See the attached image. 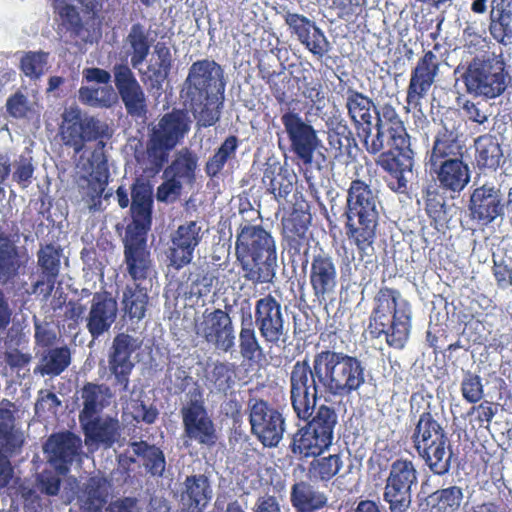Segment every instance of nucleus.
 Returning <instances> with one entry per match:
<instances>
[{"label":"nucleus","mask_w":512,"mask_h":512,"mask_svg":"<svg viewBox=\"0 0 512 512\" xmlns=\"http://www.w3.org/2000/svg\"><path fill=\"white\" fill-rule=\"evenodd\" d=\"M225 87L224 72L217 62L203 59L192 63L180 94L188 109L173 108L151 128L144 153L147 171L156 175L168 163L170 152L190 131L189 111L200 128L214 126L220 120Z\"/></svg>","instance_id":"nucleus-1"},{"label":"nucleus","mask_w":512,"mask_h":512,"mask_svg":"<svg viewBox=\"0 0 512 512\" xmlns=\"http://www.w3.org/2000/svg\"><path fill=\"white\" fill-rule=\"evenodd\" d=\"M365 364L355 355L324 349L312 361L298 360L290 372V400L302 418L311 415L317 401L325 396H348L365 383Z\"/></svg>","instance_id":"nucleus-2"},{"label":"nucleus","mask_w":512,"mask_h":512,"mask_svg":"<svg viewBox=\"0 0 512 512\" xmlns=\"http://www.w3.org/2000/svg\"><path fill=\"white\" fill-rule=\"evenodd\" d=\"M381 201L379 190L363 179H353L346 191L345 234L351 246L356 248L359 259L374 254L377 238Z\"/></svg>","instance_id":"nucleus-3"},{"label":"nucleus","mask_w":512,"mask_h":512,"mask_svg":"<svg viewBox=\"0 0 512 512\" xmlns=\"http://www.w3.org/2000/svg\"><path fill=\"white\" fill-rule=\"evenodd\" d=\"M236 262L242 278L254 285L272 284L277 272V245L260 224L241 225L235 240Z\"/></svg>","instance_id":"nucleus-4"},{"label":"nucleus","mask_w":512,"mask_h":512,"mask_svg":"<svg viewBox=\"0 0 512 512\" xmlns=\"http://www.w3.org/2000/svg\"><path fill=\"white\" fill-rule=\"evenodd\" d=\"M367 330L372 339L384 338L388 347L405 348L412 330V306L400 290L381 286L373 297Z\"/></svg>","instance_id":"nucleus-5"},{"label":"nucleus","mask_w":512,"mask_h":512,"mask_svg":"<svg viewBox=\"0 0 512 512\" xmlns=\"http://www.w3.org/2000/svg\"><path fill=\"white\" fill-rule=\"evenodd\" d=\"M465 154L466 145L461 133L446 126L438 130L428 154V164L437 187L452 198L459 196L471 179Z\"/></svg>","instance_id":"nucleus-6"},{"label":"nucleus","mask_w":512,"mask_h":512,"mask_svg":"<svg viewBox=\"0 0 512 512\" xmlns=\"http://www.w3.org/2000/svg\"><path fill=\"white\" fill-rule=\"evenodd\" d=\"M113 131L110 126L96 116L82 114L79 109L64 112L59 127V137L64 146L72 148L75 155L80 154L87 143L95 142L88 159L89 168L96 165L98 173L103 168L107 172V157L104 149Z\"/></svg>","instance_id":"nucleus-7"},{"label":"nucleus","mask_w":512,"mask_h":512,"mask_svg":"<svg viewBox=\"0 0 512 512\" xmlns=\"http://www.w3.org/2000/svg\"><path fill=\"white\" fill-rule=\"evenodd\" d=\"M461 80L468 95L488 101L502 96L512 77L502 54L493 52L473 57Z\"/></svg>","instance_id":"nucleus-8"},{"label":"nucleus","mask_w":512,"mask_h":512,"mask_svg":"<svg viewBox=\"0 0 512 512\" xmlns=\"http://www.w3.org/2000/svg\"><path fill=\"white\" fill-rule=\"evenodd\" d=\"M410 440L418 456L434 475L443 476L450 471L452 451L448 435L431 411L419 415Z\"/></svg>","instance_id":"nucleus-9"},{"label":"nucleus","mask_w":512,"mask_h":512,"mask_svg":"<svg viewBox=\"0 0 512 512\" xmlns=\"http://www.w3.org/2000/svg\"><path fill=\"white\" fill-rule=\"evenodd\" d=\"M305 425L300 427L292 437L289 448L300 458L318 457L332 446L334 429L338 423V415L334 407L321 404L312 410L307 418L300 417Z\"/></svg>","instance_id":"nucleus-10"},{"label":"nucleus","mask_w":512,"mask_h":512,"mask_svg":"<svg viewBox=\"0 0 512 512\" xmlns=\"http://www.w3.org/2000/svg\"><path fill=\"white\" fill-rule=\"evenodd\" d=\"M312 223L311 207L302 195L281 218V246L289 257L292 265L302 260L303 268L308 265V253L312 235L310 226Z\"/></svg>","instance_id":"nucleus-11"},{"label":"nucleus","mask_w":512,"mask_h":512,"mask_svg":"<svg viewBox=\"0 0 512 512\" xmlns=\"http://www.w3.org/2000/svg\"><path fill=\"white\" fill-rule=\"evenodd\" d=\"M363 148L370 155H380L384 152L385 141L392 148L403 146L408 131L404 121L391 103L379 105L375 123L356 130Z\"/></svg>","instance_id":"nucleus-12"},{"label":"nucleus","mask_w":512,"mask_h":512,"mask_svg":"<svg viewBox=\"0 0 512 512\" xmlns=\"http://www.w3.org/2000/svg\"><path fill=\"white\" fill-rule=\"evenodd\" d=\"M251 433L265 447H276L286 430L284 407L261 397H250L247 404Z\"/></svg>","instance_id":"nucleus-13"},{"label":"nucleus","mask_w":512,"mask_h":512,"mask_svg":"<svg viewBox=\"0 0 512 512\" xmlns=\"http://www.w3.org/2000/svg\"><path fill=\"white\" fill-rule=\"evenodd\" d=\"M418 483V471L412 459L400 457L389 468L383 500L390 512H407L412 504V487Z\"/></svg>","instance_id":"nucleus-14"},{"label":"nucleus","mask_w":512,"mask_h":512,"mask_svg":"<svg viewBox=\"0 0 512 512\" xmlns=\"http://www.w3.org/2000/svg\"><path fill=\"white\" fill-rule=\"evenodd\" d=\"M253 323L263 342L278 347L287 340L288 328L282 304L268 293L255 301Z\"/></svg>","instance_id":"nucleus-15"},{"label":"nucleus","mask_w":512,"mask_h":512,"mask_svg":"<svg viewBox=\"0 0 512 512\" xmlns=\"http://www.w3.org/2000/svg\"><path fill=\"white\" fill-rule=\"evenodd\" d=\"M194 329L199 338L218 351L229 353L235 348V328L227 307L224 310L206 309L201 320L195 323Z\"/></svg>","instance_id":"nucleus-16"},{"label":"nucleus","mask_w":512,"mask_h":512,"mask_svg":"<svg viewBox=\"0 0 512 512\" xmlns=\"http://www.w3.org/2000/svg\"><path fill=\"white\" fill-rule=\"evenodd\" d=\"M403 146H393L380 153L376 164L389 176L388 187L396 193H405L408 188V175L412 174L414 152L411 149L410 135H405Z\"/></svg>","instance_id":"nucleus-17"},{"label":"nucleus","mask_w":512,"mask_h":512,"mask_svg":"<svg viewBox=\"0 0 512 512\" xmlns=\"http://www.w3.org/2000/svg\"><path fill=\"white\" fill-rule=\"evenodd\" d=\"M281 122L290 142V152L304 165H311L320 143L315 128L292 110L281 115Z\"/></svg>","instance_id":"nucleus-18"},{"label":"nucleus","mask_w":512,"mask_h":512,"mask_svg":"<svg viewBox=\"0 0 512 512\" xmlns=\"http://www.w3.org/2000/svg\"><path fill=\"white\" fill-rule=\"evenodd\" d=\"M308 280L312 294L319 302L331 299L337 291L339 277L337 259L330 253L320 250L308 260Z\"/></svg>","instance_id":"nucleus-19"},{"label":"nucleus","mask_w":512,"mask_h":512,"mask_svg":"<svg viewBox=\"0 0 512 512\" xmlns=\"http://www.w3.org/2000/svg\"><path fill=\"white\" fill-rule=\"evenodd\" d=\"M114 83L128 116L135 121L147 119L148 104L143 88L127 64L113 67Z\"/></svg>","instance_id":"nucleus-20"},{"label":"nucleus","mask_w":512,"mask_h":512,"mask_svg":"<svg viewBox=\"0 0 512 512\" xmlns=\"http://www.w3.org/2000/svg\"><path fill=\"white\" fill-rule=\"evenodd\" d=\"M185 436L199 445L212 448L218 441L215 424L203 400H190L181 408Z\"/></svg>","instance_id":"nucleus-21"},{"label":"nucleus","mask_w":512,"mask_h":512,"mask_svg":"<svg viewBox=\"0 0 512 512\" xmlns=\"http://www.w3.org/2000/svg\"><path fill=\"white\" fill-rule=\"evenodd\" d=\"M132 221L126 233L147 234L151 229L154 207V190L149 180L136 177L130 187Z\"/></svg>","instance_id":"nucleus-22"},{"label":"nucleus","mask_w":512,"mask_h":512,"mask_svg":"<svg viewBox=\"0 0 512 512\" xmlns=\"http://www.w3.org/2000/svg\"><path fill=\"white\" fill-rule=\"evenodd\" d=\"M440 63L437 55L425 51L416 66L411 70L410 80L406 92V103L413 109H419L421 102L428 95L439 73Z\"/></svg>","instance_id":"nucleus-23"},{"label":"nucleus","mask_w":512,"mask_h":512,"mask_svg":"<svg viewBox=\"0 0 512 512\" xmlns=\"http://www.w3.org/2000/svg\"><path fill=\"white\" fill-rule=\"evenodd\" d=\"M139 348L137 340L126 333L117 334L112 342L108 355L109 370L115 377V385L121 392L129 387V378L135 366L132 354Z\"/></svg>","instance_id":"nucleus-24"},{"label":"nucleus","mask_w":512,"mask_h":512,"mask_svg":"<svg viewBox=\"0 0 512 512\" xmlns=\"http://www.w3.org/2000/svg\"><path fill=\"white\" fill-rule=\"evenodd\" d=\"M201 239L202 227L197 221H186L179 225L171 235V244L167 254L170 266L180 270L188 265L192 261L194 251Z\"/></svg>","instance_id":"nucleus-25"},{"label":"nucleus","mask_w":512,"mask_h":512,"mask_svg":"<svg viewBox=\"0 0 512 512\" xmlns=\"http://www.w3.org/2000/svg\"><path fill=\"white\" fill-rule=\"evenodd\" d=\"M147 234L126 233L124 239V263L126 271L136 285L150 277L153 264L147 249Z\"/></svg>","instance_id":"nucleus-26"},{"label":"nucleus","mask_w":512,"mask_h":512,"mask_svg":"<svg viewBox=\"0 0 512 512\" xmlns=\"http://www.w3.org/2000/svg\"><path fill=\"white\" fill-rule=\"evenodd\" d=\"M504 206L501 190L493 184L485 183L472 191L468 209L473 220L488 225L503 215Z\"/></svg>","instance_id":"nucleus-27"},{"label":"nucleus","mask_w":512,"mask_h":512,"mask_svg":"<svg viewBox=\"0 0 512 512\" xmlns=\"http://www.w3.org/2000/svg\"><path fill=\"white\" fill-rule=\"evenodd\" d=\"M327 152L333 162L348 164L355 159L353 149L357 142L347 121L340 115L332 116L326 121Z\"/></svg>","instance_id":"nucleus-28"},{"label":"nucleus","mask_w":512,"mask_h":512,"mask_svg":"<svg viewBox=\"0 0 512 512\" xmlns=\"http://www.w3.org/2000/svg\"><path fill=\"white\" fill-rule=\"evenodd\" d=\"M63 250L52 243L42 246L37 252L39 277L33 284V292L49 296L55 288L60 273Z\"/></svg>","instance_id":"nucleus-29"},{"label":"nucleus","mask_w":512,"mask_h":512,"mask_svg":"<svg viewBox=\"0 0 512 512\" xmlns=\"http://www.w3.org/2000/svg\"><path fill=\"white\" fill-rule=\"evenodd\" d=\"M118 305L115 298L107 292H95L86 317V328L92 338L96 339L107 332L115 322Z\"/></svg>","instance_id":"nucleus-30"},{"label":"nucleus","mask_w":512,"mask_h":512,"mask_svg":"<svg viewBox=\"0 0 512 512\" xmlns=\"http://www.w3.org/2000/svg\"><path fill=\"white\" fill-rule=\"evenodd\" d=\"M111 486V481L100 473L78 484L75 498L80 511L102 512L108 503Z\"/></svg>","instance_id":"nucleus-31"},{"label":"nucleus","mask_w":512,"mask_h":512,"mask_svg":"<svg viewBox=\"0 0 512 512\" xmlns=\"http://www.w3.org/2000/svg\"><path fill=\"white\" fill-rule=\"evenodd\" d=\"M49 453V461L61 473L69 471L70 466L82 447L79 436L71 431L55 433L49 437L45 445Z\"/></svg>","instance_id":"nucleus-32"},{"label":"nucleus","mask_w":512,"mask_h":512,"mask_svg":"<svg viewBox=\"0 0 512 512\" xmlns=\"http://www.w3.org/2000/svg\"><path fill=\"white\" fill-rule=\"evenodd\" d=\"M253 316L248 307L240 309V330L238 334L239 353L243 360L250 364L260 362L264 357V349L257 337Z\"/></svg>","instance_id":"nucleus-33"},{"label":"nucleus","mask_w":512,"mask_h":512,"mask_svg":"<svg viewBox=\"0 0 512 512\" xmlns=\"http://www.w3.org/2000/svg\"><path fill=\"white\" fill-rule=\"evenodd\" d=\"M86 440L105 447H112L120 436V424L118 419L111 416L101 417L95 415L91 418H83L79 421Z\"/></svg>","instance_id":"nucleus-34"},{"label":"nucleus","mask_w":512,"mask_h":512,"mask_svg":"<svg viewBox=\"0 0 512 512\" xmlns=\"http://www.w3.org/2000/svg\"><path fill=\"white\" fill-rule=\"evenodd\" d=\"M345 108L355 130L373 123L379 109L373 99L366 94L348 87L345 92Z\"/></svg>","instance_id":"nucleus-35"},{"label":"nucleus","mask_w":512,"mask_h":512,"mask_svg":"<svg viewBox=\"0 0 512 512\" xmlns=\"http://www.w3.org/2000/svg\"><path fill=\"white\" fill-rule=\"evenodd\" d=\"M212 498L209 479L204 474L187 476L181 502L188 512H203Z\"/></svg>","instance_id":"nucleus-36"},{"label":"nucleus","mask_w":512,"mask_h":512,"mask_svg":"<svg viewBox=\"0 0 512 512\" xmlns=\"http://www.w3.org/2000/svg\"><path fill=\"white\" fill-rule=\"evenodd\" d=\"M290 502L295 512H317L328 506V497L301 480L291 486Z\"/></svg>","instance_id":"nucleus-37"},{"label":"nucleus","mask_w":512,"mask_h":512,"mask_svg":"<svg viewBox=\"0 0 512 512\" xmlns=\"http://www.w3.org/2000/svg\"><path fill=\"white\" fill-rule=\"evenodd\" d=\"M154 53L157 60L147 66L142 81L149 90L160 91L170 74L173 60L171 50L165 43H157Z\"/></svg>","instance_id":"nucleus-38"},{"label":"nucleus","mask_w":512,"mask_h":512,"mask_svg":"<svg viewBox=\"0 0 512 512\" xmlns=\"http://www.w3.org/2000/svg\"><path fill=\"white\" fill-rule=\"evenodd\" d=\"M112 396L111 389L106 384L85 383L81 388L83 408L79 413V421L98 415L110 404Z\"/></svg>","instance_id":"nucleus-39"},{"label":"nucleus","mask_w":512,"mask_h":512,"mask_svg":"<svg viewBox=\"0 0 512 512\" xmlns=\"http://www.w3.org/2000/svg\"><path fill=\"white\" fill-rule=\"evenodd\" d=\"M23 440L12 427L6 423H0V488L6 487L13 476V468L9 457L19 448Z\"/></svg>","instance_id":"nucleus-40"},{"label":"nucleus","mask_w":512,"mask_h":512,"mask_svg":"<svg viewBox=\"0 0 512 512\" xmlns=\"http://www.w3.org/2000/svg\"><path fill=\"white\" fill-rule=\"evenodd\" d=\"M129 447L140 458L145 471L153 477H162L166 469V457L163 450L145 440L131 441Z\"/></svg>","instance_id":"nucleus-41"},{"label":"nucleus","mask_w":512,"mask_h":512,"mask_svg":"<svg viewBox=\"0 0 512 512\" xmlns=\"http://www.w3.org/2000/svg\"><path fill=\"white\" fill-rule=\"evenodd\" d=\"M475 161L480 170L495 171L503 157L501 145L496 136L484 134L475 139Z\"/></svg>","instance_id":"nucleus-42"},{"label":"nucleus","mask_w":512,"mask_h":512,"mask_svg":"<svg viewBox=\"0 0 512 512\" xmlns=\"http://www.w3.org/2000/svg\"><path fill=\"white\" fill-rule=\"evenodd\" d=\"M507 0H493L489 31L499 43L507 44L512 38V12Z\"/></svg>","instance_id":"nucleus-43"},{"label":"nucleus","mask_w":512,"mask_h":512,"mask_svg":"<svg viewBox=\"0 0 512 512\" xmlns=\"http://www.w3.org/2000/svg\"><path fill=\"white\" fill-rule=\"evenodd\" d=\"M199 158L193 150L184 147L177 151L174 159L164 170V176H172L179 181L192 184L196 180Z\"/></svg>","instance_id":"nucleus-44"},{"label":"nucleus","mask_w":512,"mask_h":512,"mask_svg":"<svg viewBox=\"0 0 512 512\" xmlns=\"http://www.w3.org/2000/svg\"><path fill=\"white\" fill-rule=\"evenodd\" d=\"M71 353L67 346L49 348L43 351L34 374L58 376L70 365Z\"/></svg>","instance_id":"nucleus-45"},{"label":"nucleus","mask_w":512,"mask_h":512,"mask_svg":"<svg viewBox=\"0 0 512 512\" xmlns=\"http://www.w3.org/2000/svg\"><path fill=\"white\" fill-rule=\"evenodd\" d=\"M344 461L341 453L313 457L308 466L309 478L314 481L327 483L343 468Z\"/></svg>","instance_id":"nucleus-46"},{"label":"nucleus","mask_w":512,"mask_h":512,"mask_svg":"<svg viewBox=\"0 0 512 512\" xmlns=\"http://www.w3.org/2000/svg\"><path fill=\"white\" fill-rule=\"evenodd\" d=\"M239 146V139L235 135H229L215 150L205 163L204 171L209 178L217 177L227 162L233 158Z\"/></svg>","instance_id":"nucleus-47"},{"label":"nucleus","mask_w":512,"mask_h":512,"mask_svg":"<svg viewBox=\"0 0 512 512\" xmlns=\"http://www.w3.org/2000/svg\"><path fill=\"white\" fill-rule=\"evenodd\" d=\"M235 363L216 360L206 368V380L219 392H227L234 385Z\"/></svg>","instance_id":"nucleus-48"},{"label":"nucleus","mask_w":512,"mask_h":512,"mask_svg":"<svg viewBox=\"0 0 512 512\" xmlns=\"http://www.w3.org/2000/svg\"><path fill=\"white\" fill-rule=\"evenodd\" d=\"M148 294L145 289L135 285L134 288L126 287L123 292V311L124 315L130 320H141L145 317L148 305Z\"/></svg>","instance_id":"nucleus-49"},{"label":"nucleus","mask_w":512,"mask_h":512,"mask_svg":"<svg viewBox=\"0 0 512 512\" xmlns=\"http://www.w3.org/2000/svg\"><path fill=\"white\" fill-rule=\"evenodd\" d=\"M126 40L132 50L131 65L137 68L146 60L150 52L148 33L142 24L135 23L131 26Z\"/></svg>","instance_id":"nucleus-50"},{"label":"nucleus","mask_w":512,"mask_h":512,"mask_svg":"<svg viewBox=\"0 0 512 512\" xmlns=\"http://www.w3.org/2000/svg\"><path fill=\"white\" fill-rule=\"evenodd\" d=\"M52 8L67 31H70L75 36H79L84 31V23L75 5L68 3L66 0H52Z\"/></svg>","instance_id":"nucleus-51"},{"label":"nucleus","mask_w":512,"mask_h":512,"mask_svg":"<svg viewBox=\"0 0 512 512\" xmlns=\"http://www.w3.org/2000/svg\"><path fill=\"white\" fill-rule=\"evenodd\" d=\"M262 182L267 191L273 194L278 202L282 199H286L293 190L292 176L281 170L275 173V170L272 168L265 169Z\"/></svg>","instance_id":"nucleus-52"},{"label":"nucleus","mask_w":512,"mask_h":512,"mask_svg":"<svg viewBox=\"0 0 512 512\" xmlns=\"http://www.w3.org/2000/svg\"><path fill=\"white\" fill-rule=\"evenodd\" d=\"M429 498L438 512H455L463 500V491L459 486H450L433 492Z\"/></svg>","instance_id":"nucleus-53"},{"label":"nucleus","mask_w":512,"mask_h":512,"mask_svg":"<svg viewBox=\"0 0 512 512\" xmlns=\"http://www.w3.org/2000/svg\"><path fill=\"white\" fill-rule=\"evenodd\" d=\"M425 211L435 227L442 226L446 222L447 211L444 196L438 187H429L424 196Z\"/></svg>","instance_id":"nucleus-54"},{"label":"nucleus","mask_w":512,"mask_h":512,"mask_svg":"<svg viewBox=\"0 0 512 512\" xmlns=\"http://www.w3.org/2000/svg\"><path fill=\"white\" fill-rule=\"evenodd\" d=\"M78 99L87 106L109 108L113 104L114 95L111 88L83 86L78 91Z\"/></svg>","instance_id":"nucleus-55"},{"label":"nucleus","mask_w":512,"mask_h":512,"mask_svg":"<svg viewBox=\"0 0 512 512\" xmlns=\"http://www.w3.org/2000/svg\"><path fill=\"white\" fill-rule=\"evenodd\" d=\"M314 57L321 60L331 50V44L317 24L299 41Z\"/></svg>","instance_id":"nucleus-56"},{"label":"nucleus","mask_w":512,"mask_h":512,"mask_svg":"<svg viewBox=\"0 0 512 512\" xmlns=\"http://www.w3.org/2000/svg\"><path fill=\"white\" fill-rule=\"evenodd\" d=\"M48 56L49 54L43 51L26 52L20 60L21 71L31 79L40 78L48 63Z\"/></svg>","instance_id":"nucleus-57"},{"label":"nucleus","mask_w":512,"mask_h":512,"mask_svg":"<svg viewBox=\"0 0 512 512\" xmlns=\"http://www.w3.org/2000/svg\"><path fill=\"white\" fill-rule=\"evenodd\" d=\"M17 250L8 236L0 233V279L9 278L16 270Z\"/></svg>","instance_id":"nucleus-58"},{"label":"nucleus","mask_w":512,"mask_h":512,"mask_svg":"<svg viewBox=\"0 0 512 512\" xmlns=\"http://www.w3.org/2000/svg\"><path fill=\"white\" fill-rule=\"evenodd\" d=\"M461 394L463 399L470 404L480 402L484 397L482 378L470 370L464 371L461 381Z\"/></svg>","instance_id":"nucleus-59"},{"label":"nucleus","mask_w":512,"mask_h":512,"mask_svg":"<svg viewBox=\"0 0 512 512\" xmlns=\"http://www.w3.org/2000/svg\"><path fill=\"white\" fill-rule=\"evenodd\" d=\"M493 275L500 289L512 287V259L493 254Z\"/></svg>","instance_id":"nucleus-60"},{"label":"nucleus","mask_w":512,"mask_h":512,"mask_svg":"<svg viewBox=\"0 0 512 512\" xmlns=\"http://www.w3.org/2000/svg\"><path fill=\"white\" fill-rule=\"evenodd\" d=\"M283 19L285 24L288 26L291 35L296 36L298 41H300L304 35H306V33L316 25L315 21L309 19L305 15L290 11H287L283 15Z\"/></svg>","instance_id":"nucleus-61"},{"label":"nucleus","mask_w":512,"mask_h":512,"mask_svg":"<svg viewBox=\"0 0 512 512\" xmlns=\"http://www.w3.org/2000/svg\"><path fill=\"white\" fill-rule=\"evenodd\" d=\"M34 170L35 167L33 165L32 158L20 155L14 162L12 179L18 183L21 188L25 189L32 183Z\"/></svg>","instance_id":"nucleus-62"},{"label":"nucleus","mask_w":512,"mask_h":512,"mask_svg":"<svg viewBox=\"0 0 512 512\" xmlns=\"http://www.w3.org/2000/svg\"><path fill=\"white\" fill-rule=\"evenodd\" d=\"M366 0H332V6L337 10L339 18L350 21L362 14Z\"/></svg>","instance_id":"nucleus-63"},{"label":"nucleus","mask_w":512,"mask_h":512,"mask_svg":"<svg viewBox=\"0 0 512 512\" xmlns=\"http://www.w3.org/2000/svg\"><path fill=\"white\" fill-rule=\"evenodd\" d=\"M166 180L163 181L156 191V199L159 202L167 203L176 200L182 192V182L172 176H165Z\"/></svg>","instance_id":"nucleus-64"}]
</instances>
